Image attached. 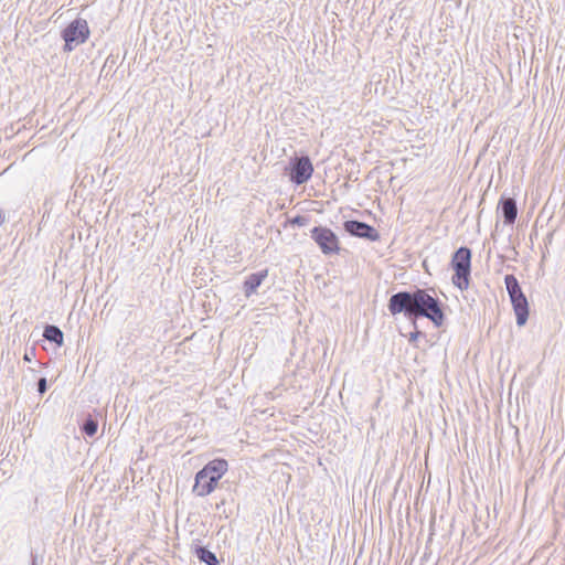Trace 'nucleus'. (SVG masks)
<instances>
[{
    "instance_id": "obj_1",
    "label": "nucleus",
    "mask_w": 565,
    "mask_h": 565,
    "mask_svg": "<svg viewBox=\"0 0 565 565\" xmlns=\"http://www.w3.org/2000/svg\"><path fill=\"white\" fill-rule=\"evenodd\" d=\"M441 302L426 289L416 288L414 291H398L391 296L387 309L392 316L403 313L416 328L418 318L430 320L435 327H441L445 321Z\"/></svg>"
},
{
    "instance_id": "obj_2",
    "label": "nucleus",
    "mask_w": 565,
    "mask_h": 565,
    "mask_svg": "<svg viewBox=\"0 0 565 565\" xmlns=\"http://www.w3.org/2000/svg\"><path fill=\"white\" fill-rule=\"evenodd\" d=\"M450 267L455 271L451 278L452 284L460 290L468 289L471 273V249L466 246L459 247L452 254Z\"/></svg>"
},
{
    "instance_id": "obj_3",
    "label": "nucleus",
    "mask_w": 565,
    "mask_h": 565,
    "mask_svg": "<svg viewBox=\"0 0 565 565\" xmlns=\"http://www.w3.org/2000/svg\"><path fill=\"white\" fill-rule=\"evenodd\" d=\"M504 284L516 317V324L523 327L529 319L527 299L514 275H505Z\"/></svg>"
},
{
    "instance_id": "obj_4",
    "label": "nucleus",
    "mask_w": 565,
    "mask_h": 565,
    "mask_svg": "<svg viewBox=\"0 0 565 565\" xmlns=\"http://www.w3.org/2000/svg\"><path fill=\"white\" fill-rule=\"evenodd\" d=\"M89 36V28L84 19H75L62 32L65 41L64 51L71 52L79 44H83Z\"/></svg>"
},
{
    "instance_id": "obj_5",
    "label": "nucleus",
    "mask_w": 565,
    "mask_h": 565,
    "mask_svg": "<svg viewBox=\"0 0 565 565\" xmlns=\"http://www.w3.org/2000/svg\"><path fill=\"white\" fill-rule=\"evenodd\" d=\"M285 173L292 183L300 185L311 178L313 166L308 156L294 157L290 159L288 167L285 168Z\"/></svg>"
},
{
    "instance_id": "obj_6",
    "label": "nucleus",
    "mask_w": 565,
    "mask_h": 565,
    "mask_svg": "<svg viewBox=\"0 0 565 565\" xmlns=\"http://www.w3.org/2000/svg\"><path fill=\"white\" fill-rule=\"evenodd\" d=\"M310 237L324 255L338 254L340 250L339 238L329 227L315 226L310 231Z\"/></svg>"
},
{
    "instance_id": "obj_7",
    "label": "nucleus",
    "mask_w": 565,
    "mask_h": 565,
    "mask_svg": "<svg viewBox=\"0 0 565 565\" xmlns=\"http://www.w3.org/2000/svg\"><path fill=\"white\" fill-rule=\"evenodd\" d=\"M343 230L351 236L364 238L370 242H376L381 237L374 226L358 220L345 221L343 223Z\"/></svg>"
},
{
    "instance_id": "obj_8",
    "label": "nucleus",
    "mask_w": 565,
    "mask_h": 565,
    "mask_svg": "<svg viewBox=\"0 0 565 565\" xmlns=\"http://www.w3.org/2000/svg\"><path fill=\"white\" fill-rule=\"evenodd\" d=\"M498 210L503 216L505 225H512L518 216L516 201L513 198H502L499 201Z\"/></svg>"
},
{
    "instance_id": "obj_9",
    "label": "nucleus",
    "mask_w": 565,
    "mask_h": 565,
    "mask_svg": "<svg viewBox=\"0 0 565 565\" xmlns=\"http://www.w3.org/2000/svg\"><path fill=\"white\" fill-rule=\"evenodd\" d=\"M202 473V471L196 473L193 491L200 497H205L216 488L218 481L215 477H210V475L203 477Z\"/></svg>"
},
{
    "instance_id": "obj_10",
    "label": "nucleus",
    "mask_w": 565,
    "mask_h": 565,
    "mask_svg": "<svg viewBox=\"0 0 565 565\" xmlns=\"http://www.w3.org/2000/svg\"><path fill=\"white\" fill-rule=\"evenodd\" d=\"M228 469V463L225 459H214L211 460L207 465L204 466L202 471V476L205 477L206 475H210V477H215L217 481L226 473Z\"/></svg>"
},
{
    "instance_id": "obj_11",
    "label": "nucleus",
    "mask_w": 565,
    "mask_h": 565,
    "mask_svg": "<svg viewBox=\"0 0 565 565\" xmlns=\"http://www.w3.org/2000/svg\"><path fill=\"white\" fill-rule=\"evenodd\" d=\"M267 276V269L248 275L244 281L245 296L250 297L253 294H255L257 288L262 285V282L265 280Z\"/></svg>"
},
{
    "instance_id": "obj_12",
    "label": "nucleus",
    "mask_w": 565,
    "mask_h": 565,
    "mask_svg": "<svg viewBox=\"0 0 565 565\" xmlns=\"http://www.w3.org/2000/svg\"><path fill=\"white\" fill-rule=\"evenodd\" d=\"M43 338L58 347L63 344L64 334L62 330L54 324H47L43 331Z\"/></svg>"
},
{
    "instance_id": "obj_13",
    "label": "nucleus",
    "mask_w": 565,
    "mask_h": 565,
    "mask_svg": "<svg viewBox=\"0 0 565 565\" xmlns=\"http://www.w3.org/2000/svg\"><path fill=\"white\" fill-rule=\"evenodd\" d=\"M194 554L198 559L206 565H218V559L212 551L205 546H196Z\"/></svg>"
},
{
    "instance_id": "obj_14",
    "label": "nucleus",
    "mask_w": 565,
    "mask_h": 565,
    "mask_svg": "<svg viewBox=\"0 0 565 565\" xmlns=\"http://www.w3.org/2000/svg\"><path fill=\"white\" fill-rule=\"evenodd\" d=\"M81 429L86 436L93 437L97 433L98 420L89 415L84 419Z\"/></svg>"
},
{
    "instance_id": "obj_15",
    "label": "nucleus",
    "mask_w": 565,
    "mask_h": 565,
    "mask_svg": "<svg viewBox=\"0 0 565 565\" xmlns=\"http://www.w3.org/2000/svg\"><path fill=\"white\" fill-rule=\"evenodd\" d=\"M47 391V381L45 377H41L38 381V392L43 395Z\"/></svg>"
},
{
    "instance_id": "obj_16",
    "label": "nucleus",
    "mask_w": 565,
    "mask_h": 565,
    "mask_svg": "<svg viewBox=\"0 0 565 565\" xmlns=\"http://www.w3.org/2000/svg\"><path fill=\"white\" fill-rule=\"evenodd\" d=\"M308 223V218L306 216L297 215L291 220V224L297 226H305Z\"/></svg>"
},
{
    "instance_id": "obj_17",
    "label": "nucleus",
    "mask_w": 565,
    "mask_h": 565,
    "mask_svg": "<svg viewBox=\"0 0 565 565\" xmlns=\"http://www.w3.org/2000/svg\"><path fill=\"white\" fill-rule=\"evenodd\" d=\"M34 356H35V349L31 348L29 351H26L24 353L23 360L26 362H31Z\"/></svg>"
},
{
    "instance_id": "obj_18",
    "label": "nucleus",
    "mask_w": 565,
    "mask_h": 565,
    "mask_svg": "<svg viewBox=\"0 0 565 565\" xmlns=\"http://www.w3.org/2000/svg\"><path fill=\"white\" fill-rule=\"evenodd\" d=\"M42 561L34 553H31V565H41Z\"/></svg>"
},
{
    "instance_id": "obj_19",
    "label": "nucleus",
    "mask_w": 565,
    "mask_h": 565,
    "mask_svg": "<svg viewBox=\"0 0 565 565\" xmlns=\"http://www.w3.org/2000/svg\"><path fill=\"white\" fill-rule=\"evenodd\" d=\"M423 333L420 331H415V332H412L409 334V342H414L415 340H417V338L422 337Z\"/></svg>"
},
{
    "instance_id": "obj_20",
    "label": "nucleus",
    "mask_w": 565,
    "mask_h": 565,
    "mask_svg": "<svg viewBox=\"0 0 565 565\" xmlns=\"http://www.w3.org/2000/svg\"><path fill=\"white\" fill-rule=\"evenodd\" d=\"M7 214L3 210H0V226L6 222Z\"/></svg>"
}]
</instances>
